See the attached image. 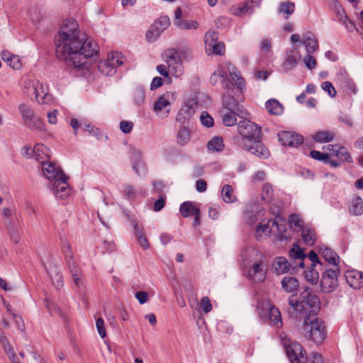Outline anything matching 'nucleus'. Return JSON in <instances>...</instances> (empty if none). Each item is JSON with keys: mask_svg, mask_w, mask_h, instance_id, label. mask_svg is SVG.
<instances>
[{"mask_svg": "<svg viewBox=\"0 0 363 363\" xmlns=\"http://www.w3.org/2000/svg\"><path fill=\"white\" fill-rule=\"evenodd\" d=\"M77 27L75 20H67L55 36V43L57 57L68 66L80 69L86 67L89 57L97 54L98 47L85 39Z\"/></svg>", "mask_w": 363, "mask_h": 363, "instance_id": "nucleus-1", "label": "nucleus"}, {"mask_svg": "<svg viewBox=\"0 0 363 363\" xmlns=\"http://www.w3.org/2000/svg\"><path fill=\"white\" fill-rule=\"evenodd\" d=\"M218 78L220 79L222 86L225 89H233V86L242 89L245 86L244 78L230 62H225L218 67L210 77L211 84L215 85L218 82Z\"/></svg>", "mask_w": 363, "mask_h": 363, "instance_id": "nucleus-2", "label": "nucleus"}, {"mask_svg": "<svg viewBox=\"0 0 363 363\" xmlns=\"http://www.w3.org/2000/svg\"><path fill=\"white\" fill-rule=\"evenodd\" d=\"M244 263L248 269V277L255 282L264 281L267 276L266 264L261 254L255 249H248L245 252Z\"/></svg>", "mask_w": 363, "mask_h": 363, "instance_id": "nucleus-3", "label": "nucleus"}, {"mask_svg": "<svg viewBox=\"0 0 363 363\" xmlns=\"http://www.w3.org/2000/svg\"><path fill=\"white\" fill-rule=\"evenodd\" d=\"M301 333L317 345L321 344L327 335L324 322L313 314L304 317Z\"/></svg>", "mask_w": 363, "mask_h": 363, "instance_id": "nucleus-4", "label": "nucleus"}, {"mask_svg": "<svg viewBox=\"0 0 363 363\" xmlns=\"http://www.w3.org/2000/svg\"><path fill=\"white\" fill-rule=\"evenodd\" d=\"M300 298V301H297L294 299V296L289 298V303L296 318H300L302 314L306 313L308 308H311L313 312L320 308L319 298L316 295L311 294L309 287H306L301 293Z\"/></svg>", "mask_w": 363, "mask_h": 363, "instance_id": "nucleus-5", "label": "nucleus"}, {"mask_svg": "<svg viewBox=\"0 0 363 363\" xmlns=\"http://www.w3.org/2000/svg\"><path fill=\"white\" fill-rule=\"evenodd\" d=\"M237 128L240 138L235 137L233 140L235 144L240 147L245 145V140L252 142L260 139L261 127L250 121H239Z\"/></svg>", "mask_w": 363, "mask_h": 363, "instance_id": "nucleus-6", "label": "nucleus"}, {"mask_svg": "<svg viewBox=\"0 0 363 363\" xmlns=\"http://www.w3.org/2000/svg\"><path fill=\"white\" fill-rule=\"evenodd\" d=\"M123 57L118 52L109 54L106 60H101L98 64L99 71L106 75L112 76L116 72V68L123 64Z\"/></svg>", "mask_w": 363, "mask_h": 363, "instance_id": "nucleus-7", "label": "nucleus"}, {"mask_svg": "<svg viewBox=\"0 0 363 363\" xmlns=\"http://www.w3.org/2000/svg\"><path fill=\"white\" fill-rule=\"evenodd\" d=\"M163 55L170 74L176 77H180L183 74V66L177 50L174 48L167 49Z\"/></svg>", "mask_w": 363, "mask_h": 363, "instance_id": "nucleus-8", "label": "nucleus"}, {"mask_svg": "<svg viewBox=\"0 0 363 363\" xmlns=\"http://www.w3.org/2000/svg\"><path fill=\"white\" fill-rule=\"evenodd\" d=\"M237 88L235 90V86H233V89H226V92L223 96V106L228 111H234L239 117L242 118L245 114L244 108L239 104L238 101L231 94V92L233 94H235V92H240L242 89H239L238 86Z\"/></svg>", "mask_w": 363, "mask_h": 363, "instance_id": "nucleus-9", "label": "nucleus"}, {"mask_svg": "<svg viewBox=\"0 0 363 363\" xmlns=\"http://www.w3.org/2000/svg\"><path fill=\"white\" fill-rule=\"evenodd\" d=\"M339 269L337 268L325 270L320 280L321 289L325 293H330L334 291L338 286Z\"/></svg>", "mask_w": 363, "mask_h": 363, "instance_id": "nucleus-10", "label": "nucleus"}, {"mask_svg": "<svg viewBox=\"0 0 363 363\" xmlns=\"http://www.w3.org/2000/svg\"><path fill=\"white\" fill-rule=\"evenodd\" d=\"M170 26L169 18L167 16H161L151 26L146 33V38L149 42L156 40L160 35Z\"/></svg>", "mask_w": 363, "mask_h": 363, "instance_id": "nucleus-11", "label": "nucleus"}, {"mask_svg": "<svg viewBox=\"0 0 363 363\" xmlns=\"http://www.w3.org/2000/svg\"><path fill=\"white\" fill-rule=\"evenodd\" d=\"M278 233L280 235H283V232L285 231V225L281 219H275L272 221L269 228V222L267 223H259L256 230V237L259 238L262 236L264 233L267 232Z\"/></svg>", "mask_w": 363, "mask_h": 363, "instance_id": "nucleus-12", "label": "nucleus"}, {"mask_svg": "<svg viewBox=\"0 0 363 363\" xmlns=\"http://www.w3.org/2000/svg\"><path fill=\"white\" fill-rule=\"evenodd\" d=\"M67 179L68 177L65 174H61V177L55 179L51 184L50 189L57 197L64 199L69 195Z\"/></svg>", "mask_w": 363, "mask_h": 363, "instance_id": "nucleus-13", "label": "nucleus"}, {"mask_svg": "<svg viewBox=\"0 0 363 363\" xmlns=\"http://www.w3.org/2000/svg\"><path fill=\"white\" fill-rule=\"evenodd\" d=\"M286 354L291 363H301V359H306V352L303 347L298 342H291L285 347Z\"/></svg>", "mask_w": 363, "mask_h": 363, "instance_id": "nucleus-14", "label": "nucleus"}, {"mask_svg": "<svg viewBox=\"0 0 363 363\" xmlns=\"http://www.w3.org/2000/svg\"><path fill=\"white\" fill-rule=\"evenodd\" d=\"M264 215L263 208L257 203H252L247 204L245 211L244 213V218L245 221L250 224L253 225Z\"/></svg>", "mask_w": 363, "mask_h": 363, "instance_id": "nucleus-15", "label": "nucleus"}, {"mask_svg": "<svg viewBox=\"0 0 363 363\" xmlns=\"http://www.w3.org/2000/svg\"><path fill=\"white\" fill-rule=\"evenodd\" d=\"M278 138L283 145L294 147L302 144L303 141L301 135L291 131H281L279 133Z\"/></svg>", "mask_w": 363, "mask_h": 363, "instance_id": "nucleus-16", "label": "nucleus"}, {"mask_svg": "<svg viewBox=\"0 0 363 363\" xmlns=\"http://www.w3.org/2000/svg\"><path fill=\"white\" fill-rule=\"evenodd\" d=\"M43 173L48 180L57 179L61 177V174H65L59 168L55 167V164L48 162V161H41Z\"/></svg>", "mask_w": 363, "mask_h": 363, "instance_id": "nucleus-17", "label": "nucleus"}, {"mask_svg": "<svg viewBox=\"0 0 363 363\" xmlns=\"http://www.w3.org/2000/svg\"><path fill=\"white\" fill-rule=\"evenodd\" d=\"M346 281L354 289L363 286V273L357 270H348L345 274Z\"/></svg>", "mask_w": 363, "mask_h": 363, "instance_id": "nucleus-18", "label": "nucleus"}, {"mask_svg": "<svg viewBox=\"0 0 363 363\" xmlns=\"http://www.w3.org/2000/svg\"><path fill=\"white\" fill-rule=\"evenodd\" d=\"M252 145H243L241 148L261 158H267L269 157V152L268 150L260 143L259 139L252 141Z\"/></svg>", "mask_w": 363, "mask_h": 363, "instance_id": "nucleus-19", "label": "nucleus"}, {"mask_svg": "<svg viewBox=\"0 0 363 363\" xmlns=\"http://www.w3.org/2000/svg\"><path fill=\"white\" fill-rule=\"evenodd\" d=\"M174 94L170 91H167L162 96H160L155 103L154 111L156 113H160L162 110H165L167 113H169V110L166 108L170 106L171 100L174 99Z\"/></svg>", "mask_w": 363, "mask_h": 363, "instance_id": "nucleus-20", "label": "nucleus"}, {"mask_svg": "<svg viewBox=\"0 0 363 363\" xmlns=\"http://www.w3.org/2000/svg\"><path fill=\"white\" fill-rule=\"evenodd\" d=\"M289 257L291 259H294L295 266L294 268L295 269L296 267L300 268H303L304 266L303 259L306 257V255L304 254L303 250L299 247V246L296 244H294L293 247L290 249Z\"/></svg>", "mask_w": 363, "mask_h": 363, "instance_id": "nucleus-21", "label": "nucleus"}, {"mask_svg": "<svg viewBox=\"0 0 363 363\" xmlns=\"http://www.w3.org/2000/svg\"><path fill=\"white\" fill-rule=\"evenodd\" d=\"M319 253L328 263L337 267L340 262L339 256L329 247L321 245L319 246Z\"/></svg>", "mask_w": 363, "mask_h": 363, "instance_id": "nucleus-22", "label": "nucleus"}, {"mask_svg": "<svg viewBox=\"0 0 363 363\" xmlns=\"http://www.w3.org/2000/svg\"><path fill=\"white\" fill-rule=\"evenodd\" d=\"M34 94L35 99L39 104H48L52 101V95L47 93L43 85L39 82L34 86Z\"/></svg>", "mask_w": 363, "mask_h": 363, "instance_id": "nucleus-23", "label": "nucleus"}, {"mask_svg": "<svg viewBox=\"0 0 363 363\" xmlns=\"http://www.w3.org/2000/svg\"><path fill=\"white\" fill-rule=\"evenodd\" d=\"M206 43H208V45L211 47L212 51L216 55H223L225 51V45L222 43H216L214 40L217 38L216 33L215 32H208L206 35Z\"/></svg>", "mask_w": 363, "mask_h": 363, "instance_id": "nucleus-24", "label": "nucleus"}, {"mask_svg": "<svg viewBox=\"0 0 363 363\" xmlns=\"http://www.w3.org/2000/svg\"><path fill=\"white\" fill-rule=\"evenodd\" d=\"M303 44L308 54L313 53L318 48L317 39L311 32H307L303 35Z\"/></svg>", "mask_w": 363, "mask_h": 363, "instance_id": "nucleus-25", "label": "nucleus"}, {"mask_svg": "<svg viewBox=\"0 0 363 363\" xmlns=\"http://www.w3.org/2000/svg\"><path fill=\"white\" fill-rule=\"evenodd\" d=\"M273 267L279 274H284L289 272L291 268H294L292 264L284 257H276L273 262Z\"/></svg>", "mask_w": 363, "mask_h": 363, "instance_id": "nucleus-26", "label": "nucleus"}, {"mask_svg": "<svg viewBox=\"0 0 363 363\" xmlns=\"http://www.w3.org/2000/svg\"><path fill=\"white\" fill-rule=\"evenodd\" d=\"M281 284L283 290L286 293L295 292L299 288V281L294 277H284Z\"/></svg>", "mask_w": 363, "mask_h": 363, "instance_id": "nucleus-27", "label": "nucleus"}, {"mask_svg": "<svg viewBox=\"0 0 363 363\" xmlns=\"http://www.w3.org/2000/svg\"><path fill=\"white\" fill-rule=\"evenodd\" d=\"M1 59L6 62L9 66L13 69H20L21 67V62L19 57L16 55H13L9 51H3L1 53Z\"/></svg>", "mask_w": 363, "mask_h": 363, "instance_id": "nucleus-28", "label": "nucleus"}, {"mask_svg": "<svg viewBox=\"0 0 363 363\" xmlns=\"http://www.w3.org/2000/svg\"><path fill=\"white\" fill-rule=\"evenodd\" d=\"M295 4L292 1H286L281 2L278 9V13L283 15L287 20L294 12Z\"/></svg>", "mask_w": 363, "mask_h": 363, "instance_id": "nucleus-29", "label": "nucleus"}, {"mask_svg": "<svg viewBox=\"0 0 363 363\" xmlns=\"http://www.w3.org/2000/svg\"><path fill=\"white\" fill-rule=\"evenodd\" d=\"M268 316L270 323L279 328L281 326V317L280 311L275 306H270L268 309Z\"/></svg>", "mask_w": 363, "mask_h": 363, "instance_id": "nucleus-30", "label": "nucleus"}, {"mask_svg": "<svg viewBox=\"0 0 363 363\" xmlns=\"http://www.w3.org/2000/svg\"><path fill=\"white\" fill-rule=\"evenodd\" d=\"M48 148L43 145L37 144L32 150L33 157L41 163V161H48Z\"/></svg>", "mask_w": 363, "mask_h": 363, "instance_id": "nucleus-31", "label": "nucleus"}, {"mask_svg": "<svg viewBox=\"0 0 363 363\" xmlns=\"http://www.w3.org/2000/svg\"><path fill=\"white\" fill-rule=\"evenodd\" d=\"M199 208L196 207L191 202H184L180 206V212L182 215L186 218L194 216L199 213Z\"/></svg>", "mask_w": 363, "mask_h": 363, "instance_id": "nucleus-32", "label": "nucleus"}, {"mask_svg": "<svg viewBox=\"0 0 363 363\" xmlns=\"http://www.w3.org/2000/svg\"><path fill=\"white\" fill-rule=\"evenodd\" d=\"M315 267H316L311 266L308 267L303 273L306 280L311 284H317L319 279V272Z\"/></svg>", "mask_w": 363, "mask_h": 363, "instance_id": "nucleus-33", "label": "nucleus"}, {"mask_svg": "<svg viewBox=\"0 0 363 363\" xmlns=\"http://www.w3.org/2000/svg\"><path fill=\"white\" fill-rule=\"evenodd\" d=\"M267 110L272 115H280L283 112L281 104L276 99H269L266 102Z\"/></svg>", "mask_w": 363, "mask_h": 363, "instance_id": "nucleus-34", "label": "nucleus"}, {"mask_svg": "<svg viewBox=\"0 0 363 363\" xmlns=\"http://www.w3.org/2000/svg\"><path fill=\"white\" fill-rule=\"evenodd\" d=\"M191 139L190 130L186 127H181L177 133V143L182 146L187 144Z\"/></svg>", "mask_w": 363, "mask_h": 363, "instance_id": "nucleus-35", "label": "nucleus"}, {"mask_svg": "<svg viewBox=\"0 0 363 363\" xmlns=\"http://www.w3.org/2000/svg\"><path fill=\"white\" fill-rule=\"evenodd\" d=\"M221 196L223 200L228 203H233L236 201V196L233 194V188L229 184L223 186L221 190Z\"/></svg>", "mask_w": 363, "mask_h": 363, "instance_id": "nucleus-36", "label": "nucleus"}, {"mask_svg": "<svg viewBox=\"0 0 363 363\" xmlns=\"http://www.w3.org/2000/svg\"><path fill=\"white\" fill-rule=\"evenodd\" d=\"M297 64V59L295 55V52L293 50H289L286 52V58L283 63V67L286 70L291 69Z\"/></svg>", "mask_w": 363, "mask_h": 363, "instance_id": "nucleus-37", "label": "nucleus"}, {"mask_svg": "<svg viewBox=\"0 0 363 363\" xmlns=\"http://www.w3.org/2000/svg\"><path fill=\"white\" fill-rule=\"evenodd\" d=\"M335 134L332 131L325 130L317 132L313 135V139L318 143H328L332 141Z\"/></svg>", "mask_w": 363, "mask_h": 363, "instance_id": "nucleus-38", "label": "nucleus"}, {"mask_svg": "<svg viewBox=\"0 0 363 363\" xmlns=\"http://www.w3.org/2000/svg\"><path fill=\"white\" fill-rule=\"evenodd\" d=\"M350 213L355 216H360L363 213V201L361 197L358 196L352 200Z\"/></svg>", "mask_w": 363, "mask_h": 363, "instance_id": "nucleus-39", "label": "nucleus"}, {"mask_svg": "<svg viewBox=\"0 0 363 363\" xmlns=\"http://www.w3.org/2000/svg\"><path fill=\"white\" fill-rule=\"evenodd\" d=\"M340 88L342 89L347 94H357L358 89L356 84L352 78L347 79Z\"/></svg>", "mask_w": 363, "mask_h": 363, "instance_id": "nucleus-40", "label": "nucleus"}, {"mask_svg": "<svg viewBox=\"0 0 363 363\" xmlns=\"http://www.w3.org/2000/svg\"><path fill=\"white\" fill-rule=\"evenodd\" d=\"M238 114L235 113L234 111H228L222 116L223 123L225 126H233L237 123Z\"/></svg>", "mask_w": 363, "mask_h": 363, "instance_id": "nucleus-41", "label": "nucleus"}, {"mask_svg": "<svg viewBox=\"0 0 363 363\" xmlns=\"http://www.w3.org/2000/svg\"><path fill=\"white\" fill-rule=\"evenodd\" d=\"M350 78L349 74L346 69L341 67L337 71L334 81L337 85L340 86Z\"/></svg>", "mask_w": 363, "mask_h": 363, "instance_id": "nucleus-42", "label": "nucleus"}, {"mask_svg": "<svg viewBox=\"0 0 363 363\" xmlns=\"http://www.w3.org/2000/svg\"><path fill=\"white\" fill-rule=\"evenodd\" d=\"M224 147L223 138L221 137H214L208 143V148L210 150L221 151Z\"/></svg>", "mask_w": 363, "mask_h": 363, "instance_id": "nucleus-43", "label": "nucleus"}, {"mask_svg": "<svg viewBox=\"0 0 363 363\" xmlns=\"http://www.w3.org/2000/svg\"><path fill=\"white\" fill-rule=\"evenodd\" d=\"M6 228L11 240L17 244L20 242V234L16 227L12 222H7Z\"/></svg>", "mask_w": 363, "mask_h": 363, "instance_id": "nucleus-44", "label": "nucleus"}, {"mask_svg": "<svg viewBox=\"0 0 363 363\" xmlns=\"http://www.w3.org/2000/svg\"><path fill=\"white\" fill-rule=\"evenodd\" d=\"M176 26L182 30L196 29L199 23L196 21L181 20L176 22Z\"/></svg>", "mask_w": 363, "mask_h": 363, "instance_id": "nucleus-45", "label": "nucleus"}, {"mask_svg": "<svg viewBox=\"0 0 363 363\" xmlns=\"http://www.w3.org/2000/svg\"><path fill=\"white\" fill-rule=\"evenodd\" d=\"M51 280L53 285L57 289H60L63 286V280L62 275L59 273L57 269L55 268L53 270L49 272Z\"/></svg>", "mask_w": 363, "mask_h": 363, "instance_id": "nucleus-46", "label": "nucleus"}, {"mask_svg": "<svg viewBox=\"0 0 363 363\" xmlns=\"http://www.w3.org/2000/svg\"><path fill=\"white\" fill-rule=\"evenodd\" d=\"M25 125L30 129H35L41 130L43 128V121L37 117H35V115L31 117L30 120H27L24 122Z\"/></svg>", "mask_w": 363, "mask_h": 363, "instance_id": "nucleus-47", "label": "nucleus"}, {"mask_svg": "<svg viewBox=\"0 0 363 363\" xmlns=\"http://www.w3.org/2000/svg\"><path fill=\"white\" fill-rule=\"evenodd\" d=\"M290 227L294 231H300L303 225V220L296 214H293L289 218Z\"/></svg>", "mask_w": 363, "mask_h": 363, "instance_id": "nucleus-48", "label": "nucleus"}, {"mask_svg": "<svg viewBox=\"0 0 363 363\" xmlns=\"http://www.w3.org/2000/svg\"><path fill=\"white\" fill-rule=\"evenodd\" d=\"M18 110L21 114V116L26 122L27 120H30L31 117L34 116V111L27 104H21L18 106Z\"/></svg>", "mask_w": 363, "mask_h": 363, "instance_id": "nucleus-49", "label": "nucleus"}, {"mask_svg": "<svg viewBox=\"0 0 363 363\" xmlns=\"http://www.w3.org/2000/svg\"><path fill=\"white\" fill-rule=\"evenodd\" d=\"M335 155L342 160L350 162H352V157L349 152L345 147H337Z\"/></svg>", "mask_w": 363, "mask_h": 363, "instance_id": "nucleus-50", "label": "nucleus"}, {"mask_svg": "<svg viewBox=\"0 0 363 363\" xmlns=\"http://www.w3.org/2000/svg\"><path fill=\"white\" fill-rule=\"evenodd\" d=\"M133 98L137 105H141L145 99V90L141 87H137L133 92Z\"/></svg>", "mask_w": 363, "mask_h": 363, "instance_id": "nucleus-51", "label": "nucleus"}, {"mask_svg": "<svg viewBox=\"0 0 363 363\" xmlns=\"http://www.w3.org/2000/svg\"><path fill=\"white\" fill-rule=\"evenodd\" d=\"M302 238L304 242L309 246L314 245L316 239L315 234L310 230H303Z\"/></svg>", "mask_w": 363, "mask_h": 363, "instance_id": "nucleus-52", "label": "nucleus"}, {"mask_svg": "<svg viewBox=\"0 0 363 363\" xmlns=\"http://www.w3.org/2000/svg\"><path fill=\"white\" fill-rule=\"evenodd\" d=\"M5 352L7 353L10 359L16 358V354H15L12 346L10 345L8 339L6 337H1V340H0Z\"/></svg>", "mask_w": 363, "mask_h": 363, "instance_id": "nucleus-53", "label": "nucleus"}, {"mask_svg": "<svg viewBox=\"0 0 363 363\" xmlns=\"http://www.w3.org/2000/svg\"><path fill=\"white\" fill-rule=\"evenodd\" d=\"M262 0H251L247 2L242 7L239 9V13L244 12L251 13L255 7L259 6Z\"/></svg>", "mask_w": 363, "mask_h": 363, "instance_id": "nucleus-54", "label": "nucleus"}, {"mask_svg": "<svg viewBox=\"0 0 363 363\" xmlns=\"http://www.w3.org/2000/svg\"><path fill=\"white\" fill-rule=\"evenodd\" d=\"M62 252L66 258H70L73 257V252L71 248L70 244L68 242L66 238H61Z\"/></svg>", "mask_w": 363, "mask_h": 363, "instance_id": "nucleus-55", "label": "nucleus"}, {"mask_svg": "<svg viewBox=\"0 0 363 363\" xmlns=\"http://www.w3.org/2000/svg\"><path fill=\"white\" fill-rule=\"evenodd\" d=\"M273 195V189L269 184H264L262 187V199L266 202L270 201Z\"/></svg>", "mask_w": 363, "mask_h": 363, "instance_id": "nucleus-56", "label": "nucleus"}, {"mask_svg": "<svg viewBox=\"0 0 363 363\" xmlns=\"http://www.w3.org/2000/svg\"><path fill=\"white\" fill-rule=\"evenodd\" d=\"M310 155L314 160L322 161L325 164L329 162V156L327 153H322L317 150H311Z\"/></svg>", "mask_w": 363, "mask_h": 363, "instance_id": "nucleus-57", "label": "nucleus"}, {"mask_svg": "<svg viewBox=\"0 0 363 363\" xmlns=\"http://www.w3.org/2000/svg\"><path fill=\"white\" fill-rule=\"evenodd\" d=\"M321 88L331 97L334 98L337 91L330 82L326 81L322 83Z\"/></svg>", "mask_w": 363, "mask_h": 363, "instance_id": "nucleus-58", "label": "nucleus"}, {"mask_svg": "<svg viewBox=\"0 0 363 363\" xmlns=\"http://www.w3.org/2000/svg\"><path fill=\"white\" fill-rule=\"evenodd\" d=\"M201 123L209 128L213 125V118L206 111H203L200 116Z\"/></svg>", "mask_w": 363, "mask_h": 363, "instance_id": "nucleus-59", "label": "nucleus"}, {"mask_svg": "<svg viewBox=\"0 0 363 363\" xmlns=\"http://www.w3.org/2000/svg\"><path fill=\"white\" fill-rule=\"evenodd\" d=\"M259 49L262 52L269 53L272 51V43L270 40L264 38L260 41Z\"/></svg>", "mask_w": 363, "mask_h": 363, "instance_id": "nucleus-60", "label": "nucleus"}, {"mask_svg": "<svg viewBox=\"0 0 363 363\" xmlns=\"http://www.w3.org/2000/svg\"><path fill=\"white\" fill-rule=\"evenodd\" d=\"M2 212V218L4 220V222L7 225V222H12L11 218L13 216V213L14 211L11 209V208H4L1 210Z\"/></svg>", "mask_w": 363, "mask_h": 363, "instance_id": "nucleus-61", "label": "nucleus"}, {"mask_svg": "<svg viewBox=\"0 0 363 363\" xmlns=\"http://www.w3.org/2000/svg\"><path fill=\"white\" fill-rule=\"evenodd\" d=\"M200 306L203 311L207 313L212 310V305L208 297H203L200 302Z\"/></svg>", "mask_w": 363, "mask_h": 363, "instance_id": "nucleus-62", "label": "nucleus"}, {"mask_svg": "<svg viewBox=\"0 0 363 363\" xmlns=\"http://www.w3.org/2000/svg\"><path fill=\"white\" fill-rule=\"evenodd\" d=\"M304 63H305L306 67L311 70L315 69L316 67V65H317L316 60L314 58V57H313L311 55V54H308V53L304 59Z\"/></svg>", "mask_w": 363, "mask_h": 363, "instance_id": "nucleus-63", "label": "nucleus"}, {"mask_svg": "<svg viewBox=\"0 0 363 363\" xmlns=\"http://www.w3.org/2000/svg\"><path fill=\"white\" fill-rule=\"evenodd\" d=\"M133 128V123L130 121H122L120 123V129L125 134L130 133Z\"/></svg>", "mask_w": 363, "mask_h": 363, "instance_id": "nucleus-64", "label": "nucleus"}]
</instances>
